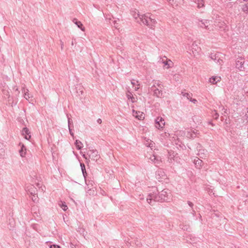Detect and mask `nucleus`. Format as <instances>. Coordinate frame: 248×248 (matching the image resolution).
<instances>
[{
    "label": "nucleus",
    "mask_w": 248,
    "mask_h": 248,
    "mask_svg": "<svg viewBox=\"0 0 248 248\" xmlns=\"http://www.w3.org/2000/svg\"><path fill=\"white\" fill-rule=\"evenodd\" d=\"M212 20L202 19L199 20L198 25L202 28L205 29L208 31L211 32L214 31V27L213 26H211Z\"/></svg>",
    "instance_id": "3"
},
{
    "label": "nucleus",
    "mask_w": 248,
    "mask_h": 248,
    "mask_svg": "<svg viewBox=\"0 0 248 248\" xmlns=\"http://www.w3.org/2000/svg\"><path fill=\"white\" fill-rule=\"evenodd\" d=\"M75 145L78 150H80L83 147L82 143L78 140L75 141Z\"/></svg>",
    "instance_id": "28"
},
{
    "label": "nucleus",
    "mask_w": 248,
    "mask_h": 248,
    "mask_svg": "<svg viewBox=\"0 0 248 248\" xmlns=\"http://www.w3.org/2000/svg\"><path fill=\"white\" fill-rule=\"evenodd\" d=\"M83 173L84 177H85L86 175H87L86 171H85V172H84V173Z\"/></svg>",
    "instance_id": "52"
},
{
    "label": "nucleus",
    "mask_w": 248,
    "mask_h": 248,
    "mask_svg": "<svg viewBox=\"0 0 248 248\" xmlns=\"http://www.w3.org/2000/svg\"><path fill=\"white\" fill-rule=\"evenodd\" d=\"M137 14H139V13H136V12H135V14H133V17L136 19H139V16H137Z\"/></svg>",
    "instance_id": "42"
},
{
    "label": "nucleus",
    "mask_w": 248,
    "mask_h": 248,
    "mask_svg": "<svg viewBox=\"0 0 248 248\" xmlns=\"http://www.w3.org/2000/svg\"><path fill=\"white\" fill-rule=\"evenodd\" d=\"M138 81L132 79L131 81V83L133 85V87H135V91H137L140 88V84L138 83Z\"/></svg>",
    "instance_id": "23"
},
{
    "label": "nucleus",
    "mask_w": 248,
    "mask_h": 248,
    "mask_svg": "<svg viewBox=\"0 0 248 248\" xmlns=\"http://www.w3.org/2000/svg\"><path fill=\"white\" fill-rule=\"evenodd\" d=\"M59 205L64 211H66L68 209V207L65 202L63 203L62 202H61L59 203Z\"/></svg>",
    "instance_id": "32"
},
{
    "label": "nucleus",
    "mask_w": 248,
    "mask_h": 248,
    "mask_svg": "<svg viewBox=\"0 0 248 248\" xmlns=\"http://www.w3.org/2000/svg\"><path fill=\"white\" fill-rule=\"evenodd\" d=\"M197 149L198 151L197 155L201 158H203L206 156L207 151L205 149H202L201 144H197Z\"/></svg>",
    "instance_id": "11"
},
{
    "label": "nucleus",
    "mask_w": 248,
    "mask_h": 248,
    "mask_svg": "<svg viewBox=\"0 0 248 248\" xmlns=\"http://www.w3.org/2000/svg\"><path fill=\"white\" fill-rule=\"evenodd\" d=\"M198 130H190L186 132V136L188 138H193L195 137V135L197 134Z\"/></svg>",
    "instance_id": "17"
},
{
    "label": "nucleus",
    "mask_w": 248,
    "mask_h": 248,
    "mask_svg": "<svg viewBox=\"0 0 248 248\" xmlns=\"http://www.w3.org/2000/svg\"><path fill=\"white\" fill-rule=\"evenodd\" d=\"M169 161L170 162H172V160H173V157H174V155H173V153L171 154L170 153H169Z\"/></svg>",
    "instance_id": "35"
},
{
    "label": "nucleus",
    "mask_w": 248,
    "mask_h": 248,
    "mask_svg": "<svg viewBox=\"0 0 248 248\" xmlns=\"http://www.w3.org/2000/svg\"><path fill=\"white\" fill-rule=\"evenodd\" d=\"M50 248H60V247L58 246L53 245L50 246Z\"/></svg>",
    "instance_id": "45"
},
{
    "label": "nucleus",
    "mask_w": 248,
    "mask_h": 248,
    "mask_svg": "<svg viewBox=\"0 0 248 248\" xmlns=\"http://www.w3.org/2000/svg\"><path fill=\"white\" fill-rule=\"evenodd\" d=\"M126 96L128 100H131L132 103L136 102L137 101V97L134 96L133 94L130 91H128L126 93Z\"/></svg>",
    "instance_id": "18"
},
{
    "label": "nucleus",
    "mask_w": 248,
    "mask_h": 248,
    "mask_svg": "<svg viewBox=\"0 0 248 248\" xmlns=\"http://www.w3.org/2000/svg\"><path fill=\"white\" fill-rule=\"evenodd\" d=\"M165 134L166 137H168L170 135L169 133H167L166 132L165 133Z\"/></svg>",
    "instance_id": "53"
},
{
    "label": "nucleus",
    "mask_w": 248,
    "mask_h": 248,
    "mask_svg": "<svg viewBox=\"0 0 248 248\" xmlns=\"http://www.w3.org/2000/svg\"><path fill=\"white\" fill-rule=\"evenodd\" d=\"M133 115L139 120H142L144 118L143 112L136 111L134 109L133 110Z\"/></svg>",
    "instance_id": "13"
},
{
    "label": "nucleus",
    "mask_w": 248,
    "mask_h": 248,
    "mask_svg": "<svg viewBox=\"0 0 248 248\" xmlns=\"http://www.w3.org/2000/svg\"><path fill=\"white\" fill-rule=\"evenodd\" d=\"M60 42H61V49L62 50L63 49L64 44H63V42L61 40L60 41Z\"/></svg>",
    "instance_id": "43"
},
{
    "label": "nucleus",
    "mask_w": 248,
    "mask_h": 248,
    "mask_svg": "<svg viewBox=\"0 0 248 248\" xmlns=\"http://www.w3.org/2000/svg\"><path fill=\"white\" fill-rule=\"evenodd\" d=\"M157 190L149 194L147 198V202L151 205H153L155 202H167L170 199V192L168 189H164L157 194Z\"/></svg>",
    "instance_id": "1"
},
{
    "label": "nucleus",
    "mask_w": 248,
    "mask_h": 248,
    "mask_svg": "<svg viewBox=\"0 0 248 248\" xmlns=\"http://www.w3.org/2000/svg\"><path fill=\"white\" fill-rule=\"evenodd\" d=\"M120 20L119 19H115L113 17L112 23H111V25L113 26L115 28L117 29H119V22Z\"/></svg>",
    "instance_id": "22"
},
{
    "label": "nucleus",
    "mask_w": 248,
    "mask_h": 248,
    "mask_svg": "<svg viewBox=\"0 0 248 248\" xmlns=\"http://www.w3.org/2000/svg\"><path fill=\"white\" fill-rule=\"evenodd\" d=\"M139 16V19L137 22L140 24H143V25H146L148 23L149 16L148 15H141L137 14Z\"/></svg>",
    "instance_id": "9"
},
{
    "label": "nucleus",
    "mask_w": 248,
    "mask_h": 248,
    "mask_svg": "<svg viewBox=\"0 0 248 248\" xmlns=\"http://www.w3.org/2000/svg\"><path fill=\"white\" fill-rule=\"evenodd\" d=\"M174 8L181 7L184 4V0H167Z\"/></svg>",
    "instance_id": "10"
},
{
    "label": "nucleus",
    "mask_w": 248,
    "mask_h": 248,
    "mask_svg": "<svg viewBox=\"0 0 248 248\" xmlns=\"http://www.w3.org/2000/svg\"><path fill=\"white\" fill-rule=\"evenodd\" d=\"M244 64V59L242 57H239L236 60L235 67L240 71H244L245 70Z\"/></svg>",
    "instance_id": "5"
},
{
    "label": "nucleus",
    "mask_w": 248,
    "mask_h": 248,
    "mask_svg": "<svg viewBox=\"0 0 248 248\" xmlns=\"http://www.w3.org/2000/svg\"><path fill=\"white\" fill-rule=\"evenodd\" d=\"M15 91H16V92H17V95H18V94H19V93H20V92H19V90H18V89L17 88H16Z\"/></svg>",
    "instance_id": "48"
},
{
    "label": "nucleus",
    "mask_w": 248,
    "mask_h": 248,
    "mask_svg": "<svg viewBox=\"0 0 248 248\" xmlns=\"http://www.w3.org/2000/svg\"><path fill=\"white\" fill-rule=\"evenodd\" d=\"M156 178L159 181L162 182H168L167 177L164 170L162 169H158L155 173Z\"/></svg>",
    "instance_id": "4"
},
{
    "label": "nucleus",
    "mask_w": 248,
    "mask_h": 248,
    "mask_svg": "<svg viewBox=\"0 0 248 248\" xmlns=\"http://www.w3.org/2000/svg\"><path fill=\"white\" fill-rule=\"evenodd\" d=\"M26 189L28 192L34 197L37 194L36 188L33 185H31L27 186Z\"/></svg>",
    "instance_id": "12"
},
{
    "label": "nucleus",
    "mask_w": 248,
    "mask_h": 248,
    "mask_svg": "<svg viewBox=\"0 0 248 248\" xmlns=\"http://www.w3.org/2000/svg\"><path fill=\"white\" fill-rule=\"evenodd\" d=\"M69 132H70V135L72 136V137H74V133L73 132H72L71 129H70V126H69Z\"/></svg>",
    "instance_id": "44"
},
{
    "label": "nucleus",
    "mask_w": 248,
    "mask_h": 248,
    "mask_svg": "<svg viewBox=\"0 0 248 248\" xmlns=\"http://www.w3.org/2000/svg\"><path fill=\"white\" fill-rule=\"evenodd\" d=\"M3 94H5V95H6V93H5V92H3ZM6 96H7V98H9V97H10L9 94H6Z\"/></svg>",
    "instance_id": "51"
},
{
    "label": "nucleus",
    "mask_w": 248,
    "mask_h": 248,
    "mask_svg": "<svg viewBox=\"0 0 248 248\" xmlns=\"http://www.w3.org/2000/svg\"><path fill=\"white\" fill-rule=\"evenodd\" d=\"M195 213H196L195 211H194V210H192V215H193L194 216H195Z\"/></svg>",
    "instance_id": "49"
},
{
    "label": "nucleus",
    "mask_w": 248,
    "mask_h": 248,
    "mask_svg": "<svg viewBox=\"0 0 248 248\" xmlns=\"http://www.w3.org/2000/svg\"><path fill=\"white\" fill-rule=\"evenodd\" d=\"M182 93L183 96L186 97L187 99H188L189 100L191 97V94H189L188 93Z\"/></svg>",
    "instance_id": "34"
},
{
    "label": "nucleus",
    "mask_w": 248,
    "mask_h": 248,
    "mask_svg": "<svg viewBox=\"0 0 248 248\" xmlns=\"http://www.w3.org/2000/svg\"><path fill=\"white\" fill-rule=\"evenodd\" d=\"M22 92L24 93V97L26 100H28L30 98V94L29 93V90L27 89L23 88Z\"/></svg>",
    "instance_id": "26"
},
{
    "label": "nucleus",
    "mask_w": 248,
    "mask_h": 248,
    "mask_svg": "<svg viewBox=\"0 0 248 248\" xmlns=\"http://www.w3.org/2000/svg\"><path fill=\"white\" fill-rule=\"evenodd\" d=\"M68 125H70V124L71 123V119L70 118L68 119ZM70 126V125H68Z\"/></svg>",
    "instance_id": "50"
},
{
    "label": "nucleus",
    "mask_w": 248,
    "mask_h": 248,
    "mask_svg": "<svg viewBox=\"0 0 248 248\" xmlns=\"http://www.w3.org/2000/svg\"><path fill=\"white\" fill-rule=\"evenodd\" d=\"M161 158L160 156L156 155L155 157V160L154 164L156 165H158L160 164V163L161 162Z\"/></svg>",
    "instance_id": "31"
},
{
    "label": "nucleus",
    "mask_w": 248,
    "mask_h": 248,
    "mask_svg": "<svg viewBox=\"0 0 248 248\" xmlns=\"http://www.w3.org/2000/svg\"><path fill=\"white\" fill-rule=\"evenodd\" d=\"M194 163L195 164L196 167L199 169H201L203 165L202 161L198 157H196L194 159Z\"/></svg>",
    "instance_id": "14"
},
{
    "label": "nucleus",
    "mask_w": 248,
    "mask_h": 248,
    "mask_svg": "<svg viewBox=\"0 0 248 248\" xmlns=\"http://www.w3.org/2000/svg\"><path fill=\"white\" fill-rule=\"evenodd\" d=\"M201 48L198 46L196 42H193L188 50L192 52L193 55L195 57L200 51Z\"/></svg>",
    "instance_id": "6"
},
{
    "label": "nucleus",
    "mask_w": 248,
    "mask_h": 248,
    "mask_svg": "<svg viewBox=\"0 0 248 248\" xmlns=\"http://www.w3.org/2000/svg\"><path fill=\"white\" fill-rule=\"evenodd\" d=\"M213 116L215 119H217L218 118L219 115L215 111V114H213Z\"/></svg>",
    "instance_id": "38"
},
{
    "label": "nucleus",
    "mask_w": 248,
    "mask_h": 248,
    "mask_svg": "<svg viewBox=\"0 0 248 248\" xmlns=\"http://www.w3.org/2000/svg\"><path fill=\"white\" fill-rule=\"evenodd\" d=\"M88 193H89V194H93L94 193V190L93 189V188H89V189L88 190Z\"/></svg>",
    "instance_id": "39"
},
{
    "label": "nucleus",
    "mask_w": 248,
    "mask_h": 248,
    "mask_svg": "<svg viewBox=\"0 0 248 248\" xmlns=\"http://www.w3.org/2000/svg\"><path fill=\"white\" fill-rule=\"evenodd\" d=\"M26 149L25 147L23 145H22L21 149L19 150V153H20L21 156H22V157L25 156V155H26Z\"/></svg>",
    "instance_id": "29"
},
{
    "label": "nucleus",
    "mask_w": 248,
    "mask_h": 248,
    "mask_svg": "<svg viewBox=\"0 0 248 248\" xmlns=\"http://www.w3.org/2000/svg\"><path fill=\"white\" fill-rule=\"evenodd\" d=\"M221 78L220 77L213 76L209 78V82L212 84H215L218 82H219Z\"/></svg>",
    "instance_id": "15"
},
{
    "label": "nucleus",
    "mask_w": 248,
    "mask_h": 248,
    "mask_svg": "<svg viewBox=\"0 0 248 248\" xmlns=\"http://www.w3.org/2000/svg\"><path fill=\"white\" fill-rule=\"evenodd\" d=\"M187 203L190 207L193 208V207L194 206V204L192 202H191L190 201H188Z\"/></svg>",
    "instance_id": "41"
},
{
    "label": "nucleus",
    "mask_w": 248,
    "mask_h": 248,
    "mask_svg": "<svg viewBox=\"0 0 248 248\" xmlns=\"http://www.w3.org/2000/svg\"><path fill=\"white\" fill-rule=\"evenodd\" d=\"M241 10L244 13L248 14V1L241 5Z\"/></svg>",
    "instance_id": "25"
},
{
    "label": "nucleus",
    "mask_w": 248,
    "mask_h": 248,
    "mask_svg": "<svg viewBox=\"0 0 248 248\" xmlns=\"http://www.w3.org/2000/svg\"><path fill=\"white\" fill-rule=\"evenodd\" d=\"M195 2L197 4L198 8H201L204 6V0H195Z\"/></svg>",
    "instance_id": "24"
},
{
    "label": "nucleus",
    "mask_w": 248,
    "mask_h": 248,
    "mask_svg": "<svg viewBox=\"0 0 248 248\" xmlns=\"http://www.w3.org/2000/svg\"><path fill=\"white\" fill-rule=\"evenodd\" d=\"M247 113L246 114V115L248 117V107L247 108Z\"/></svg>",
    "instance_id": "54"
},
{
    "label": "nucleus",
    "mask_w": 248,
    "mask_h": 248,
    "mask_svg": "<svg viewBox=\"0 0 248 248\" xmlns=\"http://www.w3.org/2000/svg\"><path fill=\"white\" fill-rule=\"evenodd\" d=\"M32 200L33 201H35L37 200V198H36V195H35V197L33 196H32Z\"/></svg>",
    "instance_id": "47"
},
{
    "label": "nucleus",
    "mask_w": 248,
    "mask_h": 248,
    "mask_svg": "<svg viewBox=\"0 0 248 248\" xmlns=\"http://www.w3.org/2000/svg\"><path fill=\"white\" fill-rule=\"evenodd\" d=\"M189 100L192 102V103H193L194 104H196L197 102V100L195 99H192V97L190 98V99H189Z\"/></svg>",
    "instance_id": "40"
},
{
    "label": "nucleus",
    "mask_w": 248,
    "mask_h": 248,
    "mask_svg": "<svg viewBox=\"0 0 248 248\" xmlns=\"http://www.w3.org/2000/svg\"><path fill=\"white\" fill-rule=\"evenodd\" d=\"M87 155H89V158H91L92 160L93 161H97L99 158L100 155L98 154V152L96 150H91L89 151L87 154Z\"/></svg>",
    "instance_id": "7"
},
{
    "label": "nucleus",
    "mask_w": 248,
    "mask_h": 248,
    "mask_svg": "<svg viewBox=\"0 0 248 248\" xmlns=\"http://www.w3.org/2000/svg\"><path fill=\"white\" fill-rule=\"evenodd\" d=\"M5 151L3 147V144L0 143V156L4 155Z\"/></svg>",
    "instance_id": "33"
},
{
    "label": "nucleus",
    "mask_w": 248,
    "mask_h": 248,
    "mask_svg": "<svg viewBox=\"0 0 248 248\" xmlns=\"http://www.w3.org/2000/svg\"><path fill=\"white\" fill-rule=\"evenodd\" d=\"M22 135L24 136V138L26 139L29 140L31 137V136L30 135V132L29 131V129L25 127L22 130Z\"/></svg>",
    "instance_id": "16"
},
{
    "label": "nucleus",
    "mask_w": 248,
    "mask_h": 248,
    "mask_svg": "<svg viewBox=\"0 0 248 248\" xmlns=\"http://www.w3.org/2000/svg\"><path fill=\"white\" fill-rule=\"evenodd\" d=\"M73 22L75 24L77 25V26L81 29V31H84L85 28L83 27V24L80 21H77L76 19H74L73 20Z\"/></svg>",
    "instance_id": "21"
},
{
    "label": "nucleus",
    "mask_w": 248,
    "mask_h": 248,
    "mask_svg": "<svg viewBox=\"0 0 248 248\" xmlns=\"http://www.w3.org/2000/svg\"><path fill=\"white\" fill-rule=\"evenodd\" d=\"M156 155H155L154 154L152 155L150 158L149 159L153 162L154 163L155 160V157Z\"/></svg>",
    "instance_id": "36"
},
{
    "label": "nucleus",
    "mask_w": 248,
    "mask_h": 248,
    "mask_svg": "<svg viewBox=\"0 0 248 248\" xmlns=\"http://www.w3.org/2000/svg\"><path fill=\"white\" fill-rule=\"evenodd\" d=\"M156 21L155 19L151 18L150 16H149L148 23L147 24V26L151 28H152L156 24Z\"/></svg>",
    "instance_id": "19"
},
{
    "label": "nucleus",
    "mask_w": 248,
    "mask_h": 248,
    "mask_svg": "<svg viewBox=\"0 0 248 248\" xmlns=\"http://www.w3.org/2000/svg\"><path fill=\"white\" fill-rule=\"evenodd\" d=\"M214 26L217 27L219 29H224L225 23L223 21H216Z\"/></svg>",
    "instance_id": "20"
},
{
    "label": "nucleus",
    "mask_w": 248,
    "mask_h": 248,
    "mask_svg": "<svg viewBox=\"0 0 248 248\" xmlns=\"http://www.w3.org/2000/svg\"><path fill=\"white\" fill-rule=\"evenodd\" d=\"M83 156H84V157L85 159H87V156H86L85 155H83Z\"/></svg>",
    "instance_id": "55"
},
{
    "label": "nucleus",
    "mask_w": 248,
    "mask_h": 248,
    "mask_svg": "<svg viewBox=\"0 0 248 248\" xmlns=\"http://www.w3.org/2000/svg\"><path fill=\"white\" fill-rule=\"evenodd\" d=\"M163 86L160 81H154L153 85L150 88V92L153 93V95L158 98L163 97Z\"/></svg>",
    "instance_id": "2"
},
{
    "label": "nucleus",
    "mask_w": 248,
    "mask_h": 248,
    "mask_svg": "<svg viewBox=\"0 0 248 248\" xmlns=\"http://www.w3.org/2000/svg\"><path fill=\"white\" fill-rule=\"evenodd\" d=\"M97 123L101 124L102 123V120L101 119L99 118L97 120Z\"/></svg>",
    "instance_id": "46"
},
{
    "label": "nucleus",
    "mask_w": 248,
    "mask_h": 248,
    "mask_svg": "<svg viewBox=\"0 0 248 248\" xmlns=\"http://www.w3.org/2000/svg\"><path fill=\"white\" fill-rule=\"evenodd\" d=\"M180 228L184 231H188L190 229V226L189 225L182 224L180 225Z\"/></svg>",
    "instance_id": "30"
},
{
    "label": "nucleus",
    "mask_w": 248,
    "mask_h": 248,
    "mask_svg": "<svg viewBox=\"0 0 248 248\" xmlns=\"http://www.w3.org/2000/svg\"><path fill=\"white\" fill-rule=\"evenodd\" d=\"M72 46H73V45H74V43H73V42H72Z\"/></svg>",
    "instance_id": "56"
},
{
    "label": "nucleus",
    "mask_w": 248,
    "mask_h": 248,
    "mask_svg": "<svg viewBox=\"0 0 248 248\" xmlns=\"http://www.w3.org/2000/svg\"><path fill=\"white\" fill-rule=\"evenodd\" d=\"M80 166L81 168V170L82 171V173H84V172H85L86 169H85V166L83 163H80Z\"/></svg>",
    "instance_id": "37"
},
{
    "label": "nucleus",
    "mask_w": 248,
    "mask_h": 248,
    "mask_svg": "<svg viewBox=\"0 0 248 248\" xmlns=\"http://www.w3.org/2000/svg\"><path fill=\"white\" fill-rule=\"evenodd\" d=\"M162 62L164 63V67L167 69L170 68L171 66L170 65L172 64V62L170 60L163 61V60Z\"/></svg>",
    "instance_id": "27"
},
{
    "label": "nucleus",
    "mask_w": 248,
    "mask_h": 248,
    "mask_svg": "<svg viewBox=\"0 0 248 248\" xmlns=\"http://www.w3.org/2000/svg\"><path fill=\"white\" fill-rule=\"evenodd\" d=\"M165 125L164 119L161 117H158L155 120V126L158 129H162Z\"/></svg>",
    "instance_id": "8"
},
{
    "label": "nucleus",
    "mask_w": 248,
    "mask_h": 248,
    "mask_svg": "<svg viewBox=\"0 0 248 248\" xmlns=\"http://www.w3.org/2000/svg\"><path fill=\"white\" fill-rule=\"evenodd\" d=\"M37 186H38V187H39V184H37Z\"/></svg>",
    "instance_id": "57"
}]
</instances>
